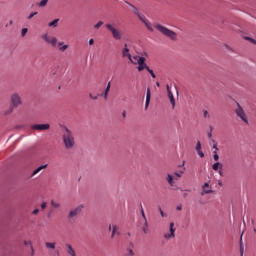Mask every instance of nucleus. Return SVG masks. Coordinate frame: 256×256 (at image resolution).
I'll return each mask as SVG.
<instances>
[{"label":"nucleus","mask_w":256,"mask_h":256,"mask_svg":"<svg viewBox=\"0 0 256 256\" xmlns=\"http://www.w3.org/2000/svg\"><path fill=\"white\" fill-rule=\"evenodd\" d=\"M148 71V73H150V75H151V77L153 78V79H155L157 76L155 75V72H153V70L152 69H148L147 70Z\"/></svg>","instance_id":"c9c22d12"},{"label":"nucleus","mask_w":256,"mask_h":256,"mask_svg":"<svg viewBox=\"0 0 256 256\" xmlns=\"http://www.w3.org/2000/svg\"><path fill=\"white\" fill-rule=\"evenodd\" d=\"M227 49H231L229 46H226Z\"/></svg>","instance_id":"69168bd1"},{"label":"nucleus","mask_w":256,"mask_h":256,"mask_svg":"<svg viewBox=\"0 0 256 256\" xmlns=\"http://www.w3.org/2000/svg\"><path fill=\"white\" fill-rule=\"evenodd\" d=\"M128 5H130V7H132V9L134 11V15H137V17H138V15L141 14V12H139V9H137V7H135L134 5L129 4V3H128Z\"/></svg>","instance_id":"b1692460"},{"label":"nucleus","mask_w":256,"mask_h":256,"mask_svg":"<svg viewBox=\"0 0 256 256\" xmlns=\"http://www.w3.org/2000/svg\"><path fill=\"white\" fill-rule=\"evenodd\" d=\"M47 3H49V0H41V1L37 4V7H40V8L47 7Z\"/></svg>","instance_id":"6ab92c4d"},{"label":"nucleus","mask_w":256,"mask_h":256,"mask_svg":"<svg viewBox=\"0 0 256 256\" xmlns=\"http://www.w3.org/2000/svg\"><path fill=\"white\" fill-rule=\"evenodd\" d=\"M176 209H177V211H181V209H183V206H181V205L177 206Z\"/></svg>","instance_id":"864d4df0"},{"label":"nucleus","mask_w":256,"mask_h":256,"mask_svg":"<svg viewBox=\"0 0 256 256\" xmlns=\"http://www.w3.org/2000/svg\"><path fill=\"white\" fill-rule=\"evenodd\" d=\"M57 25H59V18H57V19H54L52 22H50L49 24H48V27H57Z\"/></svg>","instance_id":"aec40b11"},{"label":"nucleus","mask_w":256,"mask_h":256,"mask_svg":"<svg viewBox=\"0 0 256 256\" xmlns=\"http://www.w3.org/2000/svg\"><path fill=\"white\" fill-rule=\"evenodd\" d=\"M102 95H103L104 99H107V97L109 96V92L104 91V93Z\"/></svg>","instance_id":"de8ad7c7"},{"label":"nucleus","mask_w":256,"mask_h":256,"mask_svg":"<svg viewBox=\"0 0 256 256\" xmlns=\"http://www.w3.org/2000/svg\"><path fill=\"white\" fill-rule=\"evenodd\" d=\"M167 181L171 187H173V176L171 174H168Z\"/></svg>","instance_id":"a878e982"},{"label":"nucleus","mask_w":256,"mask_h":256,"mask_svg":"<svg viewBox=\"0 0 256 256\" xmlns=\"http://www.w3.org/2000/svg\"><path fill=\"white\" fill-rule=\"evenodd\" d=\"M38 12H32L28 15V19L31 20L32 17H34L35 15H37Z\"/></svg>","instance_id":"37998d69"},{"label":"nucleus","mask_w":256,"mask_h":256,"mask_svg":"<svg viewBox=\"0 0 256 256\" xmlns=\"http://www.w3.org/2000/svg\"><path fill=\"white\" fill-rule=\"evenodd\" d=\"M48 217H51V211L49 212Z\"/></svg>","instance_id":"0e129e2a"},{"label":"nucleus","mask_w":256,"mask_h":256,"mask_svg":"<svg viewBox=\"0 0 256 256\" xmlns=\"http://www.w3.org/2000/svg\"><path fill=\"white\" fill-rule=\"evenodd\" d=\"M28 31H29V29L23 28L22 31H21V37H25V35H27Z\"/></svg>","instance_id":"473e14b6"},{"label":"nucleus","mask_w":256,"mask_h":256,"mask_svg":"<svg viewBox=\"0 0 256 256\" xmlns=\"http://www.w3.org/2000/svg\"><path fill=\"white\" fill-rule=\"evenodd\" d=\"M208 137H209V139H211V137H213V134L211 132H209Z\"/></svg>","instance_id":"4d7b16f0"},{"label":"nucleus","mask_w":256,"mask_h":256,"mask_svg":"<svg viewBox=\"0 0 256 256\" xmlns=\"http://www.w3.org/2000/svg\"><path fill=\"white\" fill-rule=\"evenodd\" d=\"M105 27L107 31L111 33L115 41H121L123 39V33H121V30L117 29V27H115L114 24L108 23V24H105Z\"/></svg>","instance_id":"20e7f679"},{"label":"nucleus","mask_w":256,"mask_h":256,"mask_svg":"<svg viewBox=\"0 0 256 256\" xmlns=\"http://www.w3.org/2000/svg\"><path fill=\"white\" fill-rule=\"evenodd\" d=\"M187 196V194H184V197H186Z\"/></svg>","instance_id":"338daca9"},{"label":"nucleus","mask_w":256,"mask_h":256,"mask_svg":"<svg viewBox=\"0 0 256 256\" xmlns=\"http://www.w3.org/2000/svg\"><path fill=\"white\" fill-rule=\"evenodd\" d=\"M155 28L157 29V31H160L162 35H164L165 37H168V39H171V41H177V33L170 30L169 28L165 26H161V24H156Z\"/></svg>","instance_id":"f03ea898"},{"label":"nucleus","mask_w":256,"mask_h":256,"mask_svg":"<svg viewBox=\"0 0 256 256\" xmlns=\"http://www.w3.org/2000/svg\"><path fill=\"white\" fill-rule=\"evenodd\" d=\"M90 99H93L94 101H97L99 99V95L93 96V94H89Z\"/></svg>","instance_id":"ea45409f"},{"label":"nucleus","mask_w":256,"mask_h":256,"mask_svg":"<svg viewBox=\"0 0 256 256\" xmlns=\"http://www.w3.org/2000/svg\"><path fill=\"white\" fill-rule=\"evenodd\" d=\"M51 128L49 124H34L31 126L33 131H48Z\"/></svg>","instance_id":"6e6552de"},{"label":"nucleus","mask_w":256,"mask_h":256,"mask_svg":"<svg viewBox=\"0 0 256 256\" xmlns=\"http://www.w3.org/2000/svg\"><path fill=\"white\" fill-rule=\"evenodd\" d=\"M138 18L140 19V21L142 22V23H144L146 20H147V18L145 17V15H143V14H139L138 15Z\"/></svg>","instance_id":"c756f323"},{"label":"nucleus","mask_w":256,"mask_h":256,"mask_svg":"<svg viewBox=\"0 0 256 256\" xmlns=\"http://www.w3.org/2000/svg\"><path fill=\"white\" fill-rule=\"evenodd\" d=\"M106 93H109L111 91V82H108L106 89L104 90Z\"/></svg>","instance_id":"e433bc0d"},{"label":"nucleus","mask_w":256,"mask_h":256,"mask_svg":"<svg viewBox=\"0 0 256 256\" xmlns=\"http://www.w3.org/2000/svg\"><path fill=\"white\" fill-rule=\"evenodd\" d=\"M141 215L144 219V223H146L147 222V216H145V210L143 209V206H141Z\"/></svg>","instance_id":"bb28decb"},{"label":"nucleus","mask_w":256,"mask_h":256,"mask_svg":"<svg viewBox=\"0 0 256 256\" xmlns=\"http://www.w3.org/2000/svg\"><path fill=\"white\" fill-rule=\"evenodd\" d=\"M145 61H147V59L145 57H141L139 59V63L137 64L138 67V71H144V69H146V71H148L149 67L147 66V63H145Z\"/></svg>","instance_id":"1a4fd4ad"},{"label":"nucleus","mask_w":256,"mask_h":256,"mask_svg":"<svg viewBox=\"0 0 256 256\" xmlns=\"http://www.w3.org/2000/svg\"><path fill=\"white\" fill-rule=\"evenodd\" d=\"M83 209H85V206L83 205H79L76 208H73L68 214V219H73L74 217H77V215H79L81 211H83Z\"/></svg>","instance_id":"0eeeda50"},{"label":"nucleus","mask_w":256,"mask_h":256,"mask_svg":"<svg viewBox=\"0 0 256 256\" xmlns=\"http://www.w3.org/2000/svg\"><path fill=\"white\" fill-rule=\"evenodd\" d=\"M199 157H201V159H203V157H205V153H203V151L199 150L198 152Z\"/></svg>","instance_id":"c03bdc74"},{"label":"nucleus","mask_w":256,"mask_h":256,"mask_svg":"<svg viewBox=\"0 0 256 256\" xmlns=\"http://www.w3.org/2000/svg\"><path fill=\"white\" fill-rule=\"evenodd\" d=\"M41 209H47V202H43L41 204Z\"/></svg>","instance_id":"a18cd8bd"},{"label":"nucleus","mask_w":256,"mask_h":256,"mask_svg":"<svg viewBox=\"0 0 256 256\" xmlns=\"http://www.w3.org/2000/svg\"><path fill=\"white\" fill-rule=\"evenodd\" d=\"M145 27L147 28L148 31H153V26H151V22H149L148 20H146L144 22Z\"/></svg>","instance_id":"5701e85b"},{"label":"nucleus","mask_w":256,"mask_h":256,"mask_svg":"<svg viewBox=\"0 0 256 256\" xmlns=\"http://www.w3.org/2000/svg\"><path fill=\"white\" fill-rule=\"evenodd\" d=\"M37 213H39V209H34L32 212L33 215H37Z\"/></svg>","instance_id":"8fccbe9b"},{"label":"nucleus","mask_w":256,"mask_h":256,"mask_svg":"<svg viewBox=\"0 0 256 256\" xmlns=\"http://www.w3.org/2000/svg\"><path fill=\"white\" fill-rule=\"evenodd\" d=\"M196 151H201V141H198L196 144Z\"/></svg>","instance_id":"a19ab883"},{"label":"nucleus","mask_w":256,"mask_h":256,"mask_svg":"<svg viewBox=\"0 0 256 256\" xmlns=\"http://www.w3.org/2000/svg\"><path fill=\"white\" fill-rule=\"evenodd\" d=\"M149 103H151V88H147L145 109L149 108Z\"/></svg>","instance_id":"4468645a"},{"label":"nucleus","mask_w":256,"mask_h":256,"mask_svg":"<svg viewBox=\"0 0 256 256\" xmlns=\"http://www.w3.org/2000/svg\"><path fill=\"white\" fill-rule=\"evenodd\" d=\"M133 61H135L136 63H132L133 65H137L139 63V59H141V56H134L132 57Z\"/></svg>","instance_id":"7c9ffc66"},{"label":"nucleus","mask_w":256,"mask_h":256,"mask_svg":"<svg viewBox=\"0 0 256 256\" xmlns=\"http://www.w3.org/2000/svg\"><path fill=\"white\" fill-rule=\"evenodd\" d=\"M170 233L169 234H164V239H173L175 238V223L171 222L170 223V228H169Z\"/></svg>","instance_id":"9d476101"},{"label":"nucleus","mask_w":256,"mask_h":256,"mask_svg":"<svg viewBox=\"0 0 256 256\" xmlns=\"http://www.w3.org/2000/svg\"><path fill=\"white\" fill-rule=\"evenodd\" d=\"M212 142L214 143L213 149H215L214 151H216V153H217V151H219V148L217 147V142H215V140H212Z\"/></svg>","instance_id":"79ce46f5"},{"label":"nucleus","mask_w":256,"mask_h":256,"mask_svg":"<svg viewBox=\"0 0 256 256\" xmlns=\"http://www.w3.org/2000/svg\"><path fill=\"white\" fill-rule=\"evenodd\" d=\"M67 49H69V45L65 44L62 47L59 48V51H61L62 53L67 51Z\"/></svg>","instance_id":"c85d7f7f"},{"label":"nucleus","mask_w":256,"mask_h":256,"mask_svg":"<svg viewBox=\"0 0 256 256\" xmlns=\"http://www.w3.org/2000/svg\"><path fill=\"white\" fill-rule=\"evenodd\" d=\"M122 117H123V119H125L127 117V113L125 111H123Z\"/></svg>","instance_id":"603ef678"},{"label":"nucleus","mask_w":256,"mask_h":256,"mask_svg":"<svg viewBox=\"0 0 256 256\" xmlns=\"http://www.w3.org/2000/svg\"><path fill=\"white\" fill-rule=\"evenodd\" d=\"M103 26V21H99L96 25H94V29H100Z\"/></svg>","instance_id":"f704fd0d"},{"label":"nucleus","mask_w":256,"mask_h":256,"mask_svg":"<svg viewBox=\"0 0 256 256\" xmlns=\"http://www.w3.org/2000/svg\"><path fill=\"white\" fill-rule=\"evenodd\" d=\"M42 39L43 41H45V43H48V45H51L52 47H57V37L49 36V34H43Z\"/></svg>","instance_id":"39448f33"},{"label":"nucleus","mask_w":256,"mask_h":256,"mask_svg":"<svg viewBox=\"0 0 256 256\" xmlns=\"http://www.w3.org/2000/svg\"><path fill=\"white\" fill-rule=\"evenodd\" d=\"M183 173H185V169H183L180 172H175L174 175H176V177H181L183 175Z\"/></svg>","instance_id":"4c0bfd02"},{"label":"nucleus","mask_w":256,"mask_h":256,"mask_svg":"<svg viewBox=\"0 0 256 256\" xmlns=\"http://www.w3.org/2000/svg\"><path fill=\"white\" fill-rule=\"evenodd\" d=\"M166 89L168 93V99H170V103L172 105V109H175V96H173V92H171V88L169 87V85L166 86Z\"/></svg>","instance_id":"ddd939ff"},{"label":"nucleus","mask_w":256,"mask_h":256,"mask_svg":"<svg viewBox=\"0 0 256 256\" xmlns=\"http://www.w3.org/2000/svg\"><path fill=\"white\" fill-rule=\"evenodd\" d=\"M62 141L64 143L65 149H73L75 147V136L73 135V132L67 127H64Z\"/></svg>","instance_id":"f257e3e1"},{"label":"nucleus","mask_w":256,"mask_h":256,"mask_svg":"<svg viewBox=\"0 0 256 256\" xmlns=\"http://www.w3.org/2000/svg\"><path fill=\"white\" fill-rule=\"evenodd\" d=\"M237 107L238 108L235 110L237 117L242 119L244 123H249V121H247V115H245V111L243 110V107H241V104L237 103Z\"/></svg>","instance_id":"423d86ee"},{"label":"nucleus","mask_w":256,"mask_h":256,"mask_svg":"<svg viewBox=\"0 0 256 256\" xmlns=\"http://www.w3.org/2000/svg\"><path fill=\"white\" fill-rule=\"evenodd\" d=\"M56 245H57V243H55V242H53V243H51V242H46V243H45L46 249L55 250V246H56Z\"/></svg>","instance_id":"a211bd4d"},{"label":"nucleus","mask_w":256,"mask_h":256,"mask_svg":"<svg viewBox=\"0 0 256 256\" xmlns=\"http://www.w3.org/2000/svg\"><path fill=\"white\" fill-rule=\"evenodd\" d=\"M127 253L129 256H135V252H133V249H131V248L127 249Z\"/></svg>","instance_id":"58836bf2"},{"label":"nucleus","mask_w":256,"mask_h":256,"mask_svg":"<svg viewBox=\"0 0 256 256\" xmlns=\"http://www.w3.org/2000/svg\"><path fill=\"white\" fill-rule=\"evenodd\" d=\"M24 245H32L31 241H24Z\"/></svg>","instance_id":"5fc2aeb1"},{"label":"nucleus","mask_w":256,"mask_h":256,"mask_svg":"<svg viewBox=\"0 0 256 256\" xmlns=\"http://www.w3.org/2000/svg\"><path fill=\"white\" fill-rule=\"evenodd\" d=\"M117 225H113L112 226V234H111V239H114L115 238V233H117Z\"/></svg>","instance_id":"393cba45"},{"label":"nucleus","mask_w":256,"mask_h":256,"mask_svg":"<svg viewBox=\"0 0 256 256\" xmlns=\"http://www.w3.org/2000/svg\"><path fill=\"white\" fill-rule=\"evenodd\" d=\"M122 57H127L131 63H136L135 61H133V56H131V53H129L127 44H124V48L122 50Z\"/></svg>","instance_id":"9b49d317"},{"label":"nucleus","mask_w":256,"mask_h":256,"mask_svg":"<svg viewBox=\"0 0 256 256\" xmlns=\"http://www.w3.org/2000/svg\"><path fill=\"white\" fill-rule=\"evenodd\" d=\"M31 251H32L31 255H35V250H33V245H31Z\"/></svg>","instance_id":"6e6d98bb"},{"label":"nucleus","mask_w":256,"mask_h":256,"mask_svg":"<svg viewBox=\"0 0 256 256\" xmlns=\"http://www.w3.org/2000/svg\"><path fill=\"white\" fill-rule=\"evenodd\" d=\"M50 204L54 209H59V207H61V204L59 202H55V200H51Z\"/></svg>","instance_id":"412c9836"},{"label":"nucleus","mask_w":256,"mask_h":256,"mask_svg":"<svg viewBox=\"0 0 256 256\" xmlns=\"http://www.w3.org/2000/svg\"><path fill=\"white\" fill-rule=\"evenodd\" d=\"M247 41H250V43H253V45H256V38L246 37Z\"/></svg>","instance_id":"2f4dec72"},{"label":"nucleus","mask_w":256,"mask_h":256,"mask_svg":"<svg viewBox=\"0 0 256 256\" xmlns=\"http://www.w3.org/2000/svg\"><path fill=\"white\" fill-rule=\"evenodd\" d=\"M58 45H59V47H61V45H63V42H59Z\"/></svg>","instance_id":"bf43d9fd"},{"label":"nucleus","mask_w":256,"mask_h":256,"mask_svg":"<svg viewBox=\"0 0 256 256\" xmlns=\"http://www.w3.org/2000/svg\"><path fill=\"white\" fill-rule=\"evenodd\" d=\"M219 168L220 169H223V164L219 163V162H216L212 165V169L213 171H219Z\"/></svg>","instance_id":"f3484780"},{"label":"nucleus","mask_w":256,"mask_h":256,"mask_svg":"<svg viewBox=\"0 0 256 256\" xmlns=\"http://www.w3.org/2000/svg\"><path fill=\"white\" fill-rule=\"evenodd\" d=\"M23 105V99L19 93H13L10 96V113H13V109H17Z\"/></svg>","instance_id":"7ed1b4c3"},{"label":"nucleus","mask_w":256,"mask_h":256,"mask_svg":"<svg viewBox=\"0 0 256 256\" xmlns=\"http://www.w3.org/2000/svg\"><path fill=\"white\" fill-rule=\"evenodd\" d=\"M160 215L161 217H167V215L165 214V212H163V210L160 208Z\"/></svg>","instance_id":"49530a36"},{"label":"nucleus","mask_w":256,"mask_h":256,"mask_svg":"<svg viewBox=\"0 0 256 256\" xmlns=\"http://www.w3.org/2000/svg\"><path fill=\"white\" fill-rule=\"evenodd\" d=\"M213 159L214 161H219V154H217V151L213 152Z\"/></svg>","instance_id":"72a5a7b5"},{"label":"nucleus","mask_w":256,"mask_h":256,"mask_svg":"<svg viewBox=\"0 0 256 256\" xmlns=\"http://www.w3.org/2000/svg\"><path fill=\"white\" fill-rule=\"evenodd\" d=\"M209 193H213V189H211V186H209V182H205L202 186L201 195L203 197L204 195H209Z\"/></svg>","instance_id":"f8f14e48"},{"label":"nucleus","mask_w":256,"mask_h":256,"mask_svg":"<svg viewBox=\"0 0 256 256\" xmlns=\"http://www.w3.org/2000/svg\"><path fill=\"white\" fill-rule=\"evenodd\" d=\"M43 169H47V164H44V165H42V166L36 168V169L33 171V173H32V177L35 176V175H37V173L43 171Z\"/></svg>","instance_id":"dca6fc26"},{"label":"nucleus","mask_w":256,"mask_h":256,"mask_svg":"<svg viewBox=\"0 0 256 256\" xmlns=\"http://www.w3.org/2000/svg\"><path fill=\"white\" fill-rule=\"evenodd\" d=\"M156 85H157L158 87H161V84H160L159 82H156Z\"/></svg>","instance_id":"13d9d810"},{"label":"nucleus","mask_w":256,"mask_h":256,"mask_svg":"<svg viewBox=\"0 0 256 256\" xmlns=\"http://www.w3.org/2000/svg\"><path fill=\"white\" fill-rule=\"evenodd\" d=\"M95 43V40L93 39V38H91L90 40H89V45H93Z\"/></svg>","instance_id":"09e8293b"},{"label":"nucleus","mask_w":256,"mask_h":256,"mask_svg":"<svg viewBox=\"0 0 256 256\" xmlns=\"http://www.w3.org/2000/svg\"><path fill=\"white\" fill-rule=\"evenodd\" d=\"M142 231H143V233H145V235H147V233H149V224L147 222H144V226L142 227Z\"/></svg>","instance_id":"4be33fe9"},{"label":"nucleus","mask_w":256,"mask_h":256,"mask_svg":"<svg viewBox=\"0 0 256 256\" xmlns=\"http://www.w3.org/2000/svg\"><path fill=\"white\" fill-rule=\"evenodd\" d=\"M204 117H209V112L207 110L204 111Z\"/></svg>","instance_id":"3c124183"},{"label":"nucleus","mask_w":256,"mask_h":256,"mask_svg":"<svg viewBox=\"0 0 256 256\" xmlns=\"http://www.w3.org/2000/svg\"><path fill=\"white\" fill-rule=\"evenodd\" d=\"M219 175H223V172L221 170L219 171Z\"/></svg>","instance_id":"052dcab7"},{"label":"nucleus","mask_w":256,"mask_h":256,"mask_svg":"<svg viewBox=\"0 0 256 256\" xmlns=\"http://www.w3.org/2000/svg\"><path fill=\"white\" fill-rule=\"evenodd\" d=\"M65 247L67 249L68 255L77 256V253H75V249H73V246H71V244H65Z\"/></svg>","instance_id":"2eb2a0df"},{"label":"nucleus","mask_w":256,"mask_h":256,"mask_svg":"<svg viewBox=\"0 0 256 256\" xmlns=\"http://www.w3.org/2000/svg\"><path fill=\"white\" fill-rule=\"evenodd\" d=\"M240 253L243 256V235L240 237Z\"/></svg>","instance_id":"cd10ccee"},{"label":"nucleus","mask_w":256,"mask_h":256,"mask_svg":"<svg viewBox=\"0 0 256 256\" xmlns=\"http://www.w3.org/2000/svg\"><path fill=\"white\" fill-rule=\"evenodd\" d=\"M10 25H13V20L10 21Z\"/></svg>","instance_id":"e2e57ef3"},{"label":"nucleus","mask_w":256,"mask_h":256,"mask_svg":"<svg viewBox=\"0 0 256 256\" xmlns=\"http://www.w3.org/2000/svg\"><path fill=\"white\" fill-rule=\"evenodd\" d=\"M111 229H112V226H111V225H109V231H111Z\"/></svg>","instance_id":"680f3d73"}]
</instances>
